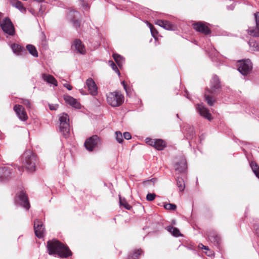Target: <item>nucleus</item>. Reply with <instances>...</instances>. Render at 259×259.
Returning a JSON list of instances; mask_svg holds the SVG:
<instances>
[{"label":"nucleus","instance_id":"f257e3e1","mask_svg":"<svg viewBox=\"0 0 259 259\" xmlns=\"http://www.w3.org/2000/svg\"><path fill=\"white\" fill-rule=\"evenodd\" d=\"M221 91V85L220 84V79L217 75H213L210 80V89H207L206 92L204 94L206 101L209 105L212 106L214 103V101L212 100L211 96L207 94V92L212 95H218Z\"/></svg>","mask_w":259,"mask_h":259},{"label":"nucleus","instance_id":"f03ea898","mask_svg":"<svg viewBox=\"0 0 259 259\" xmlns=\"http://www.w3.org/2000/svg\"><path fill=\"white\" fill-rule=\"evenodd\" d=\"M47 249L50 255H57L61 258L65 257V245L56 239L47 242Z\"/></svg>","mask_w":259,"mask_h":259},{"label":"nucleus","instance_id":"7ed1b4c3","mask_svg":"<svg viewBox=\"0 0 259 259\" xmlns=\"http://www.w3.org/2000/svg\"><path fill=\"white\" fill-rule=\"evenodd\" d=\"M23 164L26 169L30 172L35 170L38 158L34 153L31 150H26L22 156Z\"/></svg>","mask_w":259,"mask_h":259},{"label":"nucleus","instance_id":"20e7f679","mask_svg":"<svg viewBox=\"0 0 259 259\" xmlns=\"http://www.w3.org/2000/svg\"><path fill=\"white\" fill-rule=\"evenodd\" d=\"M123 101L124 97L119 92H110L107 94V102L112 107L120 106Z\"/></svg>","mask_w":259,"mask_h":259},{"label":"nucleus","instance_id":"39448f33","mask_svg":"<svg viewBox=\"0 0 259 259\" xmlns=\"http://www.w3.org/2000/svg\"><path fill=\"white\" fill-rule=\"evenodd\" d=\"M67 18L72 24L73 27L76 29L80 27L81 16L78 12L71 8L68 9Z\"/></svg>","mask_w":259,"mask_h":259},{"label":"nucleus","instance_id":"423d86ee","mask_svg":"<svg viewBox=\"0 0 259 259\" xmlns=\"http://www.w3.org/2000/svg\"><path fill=\"white\" fill-rule=\"evenodd\" d=\"M0 26L6 33L10 35H14L15 30L14 25L9 17H6L0 22Z\"/></svg>","mask_w":259,"mask_h":259},{"label":"nucleus","instance_id":"0eeeda50","mask_svg":"<svg viewBox=\"0 0 259 259\" xmlns=\"http://www.w3.org/2000/svg\"><path fill=\"white\" fill-rule=\"evenodd\" d=\"M252 69V64L250 60L246 59L240 61L238 64V70L243 75L249 74Z\"/></svg>","mask_w":259,"mask_h":259},{"label":"nucleus","instance_id":"6e6552de","mask_svg":"<svg viewBox=\"0 0 259 259\" xmlns=\"http://www.w3.org/2000/svg\"><path fill=\"white\" fill-rule=\"evenodd\" d=\"M146 143L158 150H163L166 146V142L161 139H152L147 138L145 139Z\"/></svg>","mask_w":259,"mask_h":259},{"label":"nucleus","instance_id":"1a4fd4ad","mask_svg":"<svg viewBox=\"0 0 259 259\" xmlns=\"http://www.w3.org/2000/svg\"><path fill=\"white\" fill-rule=\"evenodd\" d=\"M19 201L20 204L26 209H29L30 208V203L28 200V196L25 192L22 190L18 194L17 197L15 199V201Z\"/></svg>","mask_w":259,"mask_h":259},{"label":"nucleus","instance_id":"9d476101","mask_svg":"<svg viewBox=\"0 0 259 259\" xmlns=\"http://www.w3.org/2000/svg\"><path fill=\"white\" fill-rule=\"evenodd\" d=\"M99 142V137L97 135H94L86 140L84 142V146L88 151H92Z\"/></svg>","mask_w":259,"mask_h":259},{"label":"nucleus","instance_id":"9b49d317","mask_svg":"<svg viewBox=\"0 0 259 259\" xmlns=\"http://www.w3.org/2000/svg\"><path fill=\"white\" fill-rule=\"evenodd\" d=\"M34 230L35 235L39 238L44 236L45 229L41 221L35 219L34 221Z\"/></svg>","mask_w":259,"mask_h":259},{"label":"nucleus","instance_id":"f8f14e48","mask_svg":"<svg viewBox=\"0 0 259 259\" xmlns=\"http://www.w3.org/2000/svg\"><path fill=\"white\" fill-rule=\"evenodd\" d=\"M197 112L203 118L210 121L212 119L211 114L208 109L202 103L197 104L196 105Z\"/></svg>","mask_w":259,"mask_h":259},{"label":"nucleus","instance_id":"ddd939ff","mask_svg":"<svg viewBox=\"0 0 259 259\" xmlns=\"http://www.w3.org/2000/svg\"><path fill=\"white\" fill-rule=\"evenodd\" d=\"M193 28L197 31L201 32L205 35L211 33L210 29L203 22H199L193 24Z\"/></svg>","mask_w":259,"mask_h":259},{"label":"nucleus","instance_id":"4468645a","mask_svg":"<svg viewBox=\"0 0 259 259\" xmlns=\"http://www.w3.org/2000/svg\"><path fill=\"white\" fill-rule=\"evenodd\" d=\"M175 169L177 174H182L185 172L187 169V163L184 157L181 158L179 162L176 163Z\"/></svg>","mask_w":259,"mask_h":259},{"label":"nucleus","instance_id":"2eb2a0df","mask_svg":"<svg viewBox=\"0 0 259 259\" xmlns=\"http://www.w3.org/2000/svg\"><path fill=\"white\" fill-rule=\"evenodd\" d=\"M14 110L20 119L25 121L28 119V116L24 107L20 105H16L14 107Z\"/></svg>","mask_w":259,"mask_h":259},{"label":"nucleus","instance_id":"dca6fc26","mask_svg":"<svg viewBox=\"0 0 259 259\" xmlns=\"http://www.w3.org/2000/svg\"><path fill=\"white\" fill-rule=\"evenodd\" d=\"M86 85L88 87L90 93L93 96H96L98 94V88L92 78H89L86 80Z\"/></svg>","mask_w":259,"mask_h":259},{"label":"nucleus","instance_id":"f3484780","mask_svg":"<svg viewBox=\"0 0 259 259\" xmlns=\"http://www.w3.org/2000/svg\"><path fill=\"white\" fill-rule=\"evenodd\" d=\"M72 47L74 48L77 52L81 54H84L86 52L84 46L80 39H75L73 42Z\"/></svg>","mask_w":259,"mask_h":259},{"label":"nucleus","instance_id":"a211bd4d","mask_svg":"<svg viewBox=\"0 0 259 259\" xmlns=\"http://www.w3.org/2000/svg\"><path fill=\"white\" fill-rule=\"evenodd\" d=\"M155 23L168 30H173L175 29V26L170 22L166 20H157Z\"/></svg>","mask_w":259,"mask_h":259},{"label":"nucleus","instance_id":"6ab92c4d","mask_svg":"<svg viewBox=\"0 0 259 259\" xmlns=\"http://www.w3.org/2000/svg\"><path fill=\"white\" fill-rule=\"evenodd\" d=\"M12 174V169L7 166L0 167V179L2 181L8 179Z\"/></svg>","mask_w":259,"mask_h":259},{"label":"nucleus","instance_id":"aec40b11","mask_svg":"<svg viewBox=\"0 0 259 259\" xmlns=\"http://www.w3.org/2000/svg\"><path fill=\"white\" fill-rule=\"evenodd\" d=\"M254 17L256 21V28L254 29H249L248 33L250 35L259 37V12L255 13Z\"/></svg>","mask_w":259,"mask_h":259},{"label":"nucleus","instance_id":"412c9836","mask_svg":"<svg viewBox=\"0 0 259 259\" xmlns=\"http://www.w3.org/2000/svg\"><path fill=\"white\" fill-rule=\"evenodd\" d=\"M66 103L69 104L71 107L75 109H80L81 108L80 103L76 99L70 96H66Z\"/></svg>","mask_w":259,"mask_h":259},{"label":"nucleus","instance_id":"4be33fe9","mask_svg":"<svg viewBox=\"0 0 259 259\" xmlns=\"http://www.w3.org/2000/svg\"><path fill=\"white\" fill-rule=\"evenodd\" d=\"M207 235L210 241L213 243L215 245H219L221 238L218 234L214 232H210Z\"/></svg>","mask_w":259,"mask_h":259},{"label":"nucleus","instance_id":"5701e85b","mask_svg":"<svg viewBox=\"0 0 259 259\" xmlns=\"http://www.w3.org/2000/svg\"><path fill=\"white\" fill-rule=\"evenodd\" d=\"M42 77L45 81L49 83L53 84L54 85H57V81L53 76L50 74L44 73L42 74Z\"/></svg>","mask_w":259,"mask_h":259},{"label":"nucleus","instance_id":"b1692460","mask_svg":"<svg viewBox=\"0 0 259 259\" xmlns=\"http://www.w3.org/2000/svg\"><path fill=\"white\" fill-rule=\"evenodd\" d=\"M10 2L13 7L17 8L22 12H26V8L20 1L18 0H10Z\"/></svg>","mask_w":259,"mask_h":259},{"label":"nucleus","instance_id":"393cba45","mask_svg":"<svg viewBox=\"0 0 259 259\" xmlns=\"http://www.w3.org/2000/svg\"><path fill=\"white\" fill-rule=\"evenodd\" d=\"M11 48L13 50L14 53L17 55H21L23 51H25V50L23 47L17 44H12L11 45Z\"/></svg>","mask_w":259,"mask_h":259},{"label":"nucleus","instance_id":"a878e982","mask_svg":"<svg viewBox=\"0 0 259 259\" xmlns=\"http://www.w3.org/2000/svg\"><path fill=\"white\" fill-rule=\"evenodd\" d=\"M166 230L168 232L170 233L173 236L175 237H179L181 236L180 230L177 228L171 226H168L166 227Z\"/></svg>","mask_w":259,"mask_h":259},{"label":"nucleus","instance_id":"bb28decb","mask_svg":"<svg viewBox=\"0 0 259 259\" xmlns=\"http://www.w3.org/2000/svg\"><path fill=\"white\" fill-rule=\"evenodd\" d=\"M186 136L187 139L193 138L195 136V132L193 126L187 125L186 127Z\"/></svg>","mask_w":259,"mask_h":259},{"label":"nucleus","instance_id":"cd10ccee","mask_svg":"<svg viewBox=\"0 0 259 259\" xmlns=\"http://www.w3.org/2000/svg\"><path fill=\"white\" fill-rule=\"evenodd\" d=\"M26 49L33 56L35 57H38V52L36 50V48L32 45H27L26 46Z\"/></svg>","mask_w":259,"mask_h":259},{"label":"nucleus","instance_id":"c85d7f7f","mask_svg":"<svg viewBox=\"0 0 259 259\" xmlns=\"http://www.w3.org/2000/svg\"><path fill=\"white\" fill-rule=\"evenodd\" d=\"M60 126L59 131L64 135V128H65V117L64 116V113L61 115L59 117Z\"/></svg>","mask_w":259,"mask_h":259},{"label":"nucleus","instance_id":"c756f323","mask_svg":"<svg viewBox=\"0 0 259 259\" xmlns=\"http://www.w3.org/2000/svg\"><path fill=\"white\" fill-rule=\"evenodd\" d=\"M66 138L67 137H69L71 135V131L72 130V127L69 124V119L68 115L66 114Z\"/></svg>","mask_w":259,"mask_h":259},{"label":"nucleus","instance_id":"7c9ffc66","mask_svg":"<svg viewBox=\"0 0 259 259\" xmlns=\"http://www.w3.org/2000/svg\"><path fill=\"white\" fill-rule=\"evenodd\" d=\"M177 185L180 191H183L185 188V185L184 180L180 177H177L176 179Z\"/></svg>","mask_w":259,"mask_h":259},{"label":"nucleus","instance_id":"2f4dec72","mask_svg":"<svg viewBox=\"0 0 259 259\" xmlns=\"http://www.w3.org/2000/svg\"><path fill=\"white\" fill-rule=\"evenodd\" d=\"M142 252L143 251L141 249L134 250L132 253L130 254L128 259H138L139 255L142 254Z\"/></svg>","mask_w":259,"mask_h":259},{"label":"nucleus","instance_id":"473e14b6","mask_svg":"<svg viewBox=\"0 0 259 259\" xmlns=\"http://www.w3.org/2000/svg\"><path fill=\"white\" fill-rule=\"evenodd\" d=\"M250 165L256 177L259 179V166L253 161L250 162Z\"/></svg>","mask_w":259,"mask_h":259},{"label":"nucleus","instance_id":"72a5a7b5","mask_svg":"<svg viewBox=\"0 0 259 259\" xmlns=\"http://www.w3.org/2000/svg\"><path fill=\"white\" fill-rule=\"evenodd\" d=\"M248 44L251 48H252V50L255 51H259V44L254 39H250Z\"/></svg>","mask_w":259,"mask_h":259},{"label":"nucleus","instance_id":"f704fd0d","mask_svg":"<svg viewBox=\"0 0 259 259\" xmlns=\"http://www.w3.org/2000/svg\"><path fill=\"white\" fill-rule=\"evenodd\" d=\"M113 57L115 61L116 62V63L120 67L122 64L123 61H124L122 57H121L120 55H119L118 54H114L113 55Z\"/></svg>","mask_w":259,"mask_h":259},{"label":"nucleus","instance_id":"c9c22d12","mask_svg":"<svg viewBox=\"0 0 259 259\" xmlns=\"http://www.w3.org/2000/svg\"><path fill=\"white\" fill-rule=\"evenodd\" d=\"M115 138L119 143H121L123 141V135H122V133L119 131L116 132Z\"/></svg>","mask_w":259,"mask_h":259},{"label":"nucleus","instance_id":"e433bc0d","mask_svg":"<svg viewBox=\"0 0 259 259\" xmlns=\"http://www.w3.org/2000/svg\"><path fill=\"white\" fill-rule=\"evenodd\" d=\"M210 57L212 59V61L215 60V57H217L219 54L218 52L214 49L213 48L211 49L210 52L209 53Z\"/></svg>","mask_w":259,"mask_h":259},{"label":"nucleus","instance_id":"4c0bfd02","mask_svg":"<svg viewBox=\"0 0 259 259\" xmlns=\"http://www.w3.org/2000/svg\"><path fill=\"white\" fill-rule=\"evenodd\" d=\"M109 64L110 66L111 67V68H112V69L115 72H116L118 74V75H119L120 72H119L117 67L116 66V64L114 63V62L113 61H109Z\"/></svg>","mask_w":259,"mask_h":259},{"label":"nucleus","instance_id":"58836bf2","mask_svg":"<svg viewBox=\"0 0 259 259\" xmlns=\"http://www.w3.org/2000/svg\"><path fill=\"white\" fill-rule=\"evenodd\" d=\"M164 207L167 210H175L177 206L175 204L172 203H167L164 205Z\"/></svg>","mask_w":259,"mask_h":259},{"label":"nucleus","instance_id":"ea45409f","mask_svg":"<svg viewBox=\"0 0 259 259\" xmlns=\"http://www.w3.org/2000/svg\"><path fill=\"white\" fill-rule=\"evenodd\" d=\"M81 6L84 10L88 11L90 8V5L84 2V0H80Z\"/></svg>","mask_w":259,"mask_h":259},{"label":"nucleus","instance_id":"a19ab883","mask_svg":"<svg viewBox=\"0 0 259 259\" xmlns=\"http://www.w3.org/2000/svg\"><path fill=\"white\" fill-rule=\"evenodd\" d=\"M21 103L24 104L25 106H26V107H27L28 108H31V103L29 101V100L28 99H21Z\"/></svg>","mask_w":259,"mask_h":259},{"label":"nucleus","instance_id":"79ce46f5","mask_svg":"<svg viewBox=\"0 0 259 259\" xmlns=\"http://www.w3.org/2000/svg\"><path fill=\"white\" fill-rule=\"evenodd\" d=\"M119 203L121 205L123 206L127 210H130L131 208V206L126 201H122L120 198Z\"/></svg>","mask_w":259,"mask_h":259},{"label":"nucleus","instance_id":"37998d69","mask_svg":"<svg viewBox=\"0 0 259 259\" xmlns=\"http://www.w3.org/2000/svg\"><path fill=\"white\" fill-rule=\"evenodd\" d=\"M156 197L154 193H148L146 196V199L148 201H151L153 200Z\"/></svg>","mask_w":259,"mask_h":259},{"label":"nucleus","instance_id":"c03bdc74","mask_svg":"<svg viewBox=\"0 0 259 259\" xmlns=\"http://www.w3.org/2000/svg\"><path fill=\"white\" fill-rule=\"evenodd\" d=\"M72 255V252L69 249V247L66 245V258Z\"/></svg>","mask_w":259,"mask_h":259},{"label":"nucleus","instance_id":"a18cd8bd","mask_svg":"<svg viewBox=\"0 0 259 259\" xmlns=\"http://www.w3.org/2000/svg\"><path fill=\"white\" fill-rule=\"evenodd\" d=\"M123 136L126 140H130L132 138L131 134L128 132H124L123 133Z\"/></svg>","mask_w":259,"mask_h":259},{"label":"nucleus","instance_id":"49530a36","mask_svg":"<svg viewBox=\"0 0 259 259\" xmlns=\"http://www.w3.org/2000/svg\"><path fill=\"white\" fill-rule=\"evenodd\" d=\"M253 228L256 234H257L259 236V223L254 225Z\"/></svg>","mask_w":259,"mask_h":259},{"label":"nucleus","instance_id":"de8ad7c7","mask_svg":"<svg viewBox=\"0 0 259 259\" xmlns=\"http://www.w3.org/2000/svg\"><path fill=\"white\" fill-rule=\"evenodd\" d=\"M148 25L150 29L151 33L153 34L154 33V30H155V28L154 27V26L150 23H148Z\"/></svg>","mask_w":259,"mask_h":259},{"label":"nucleus","instance_id":"09e8293b","mask_svg":"<svg viewBox=\"0 0 259 259\" xmlns=\"http://www.w3.org/2000/svg\"><path fill=\"white\" fill-rule=\"evenodd\" d=\"M198 247H199V248H201V249H204L206 250H209V248H208V247L207 246L204 245L202 243L199 244L198 245Z\"/></svg>","mask_w":259,"mask_h":259},{"label":"nucleus","instance_id":"8fccbe9b","mask_svg":"<svg viewBox=\"0 0 259 259\" xmlns=\"http://www.w3.org/2000/svg\"><path fill=\"white\" fill-rule=\"evenodd\" d=\"M58 106L57 105H49L50 109L51 110H56Z\"/></svg>","mask_w":259,"mask_h":259},{"label":"nucleus","instance_id":"3c124183","mask_svg":"<svg viewBox=\"0 0 259 259\" xmlns=\"http://www.w3.org/2000/svg\"><path fill=\"white\" fill-rule=\"evenodd\" d=\"M205 254L208 256H211L213 254V252L209 249L205 252Z\"/></svg>","mask_w":259,"mask_h":259},{"label":"nucleus","instance_id":"603ef678","mask_svg":"<svg viewBox=\"0 0 259 259\" xmlns=\"http://www.w3.org/2000/svg\"><path fill=\"white\" fill-rule=\"evenodd\" d=\"M235 5L232 4L231 5L229 6H227V9L229 10H233L234 9Z\"/></svg>","mask_w":259,"mask_h":259},{"label":"nucleus","instance_id":"864d4df0","mask_svg":"<svg viewBox=\"0 0 259 259\" xmlns=\"http://www.w3.org/2000/svg\"><path fill=\"white\" fill-rule=\"evenodd\" d=\"M121 84H122L123 88H124V89L125 90V91L127 92V88H126V84H125V81H122L121 82Z\"/></svg>","mask_w":259,"mask_h":259},{"label":"nucleus","instance_id":"5fc2aeb1","mask_svg":"<svg viewBox=\"0 0 259 259\" xmlns=\"http://www.w3.org/2000/svg\"><path fill=\"white\" fill-rule=\"evenodd\" d=\"M66 88L68 90H71L72 87L71 85L66 83Z\"/></svg>","mask_w":259,"mask_h":259},{"label":"nucleus","instance_id":"6e6d98bb","mask_svg":"<svg viewBox=\"0 0 259 259\" xmlns=\"http://www.w3.org/2000/svg\"><path fill=\"white\" fill-rule=\"evenodd\" d=\"M157 33H158V32L156 30V29H155V30H154V33L151 34H152V36L155 38L157 36Z\"/></svg>","mask_w":259,"mask_h":259},{"label":"nucleus","instance_id":"4d7b16f0","mask_svg":"<svg viewBox=\"0 0 259 259\" xmlns=\"http://www.w3.org/2000/svg\"><path fill=\"white\" fill-rule=\"evenodd\" d=\"M3 17V14L0 12V22L2 21V18Z\"/></svg>","mask_w":259,"mask_h":259},{"label":"nucleus","instance_id":"13d9d810","mask_svg":"<svg viewBox=\"0 0 259 259\" xmlns=\"http://www.w3.org/2000/svg\"><path fill=\"white\" fill-rule=\"evenodd\" d=\"M188 99H190L189 97V95H188V92L187 91H185V94L184 95Z\"/></svg>","mask_w":259,"mask_h":259},{"label":"nucleus","instance_id":"bf43d9fd","mask_svg":"<svg viewBox=\"0 0 259 259\" xmlns=\"http://www.w3.org/2000/svg\"><path fill=\"white\" fill-rule=\"evenodd\" d=\"M149 182V181H148L147 182H144V183L146 184V183H148Z\"/></svg>","mask_w":259,"mask_h":259}]
</instances>
